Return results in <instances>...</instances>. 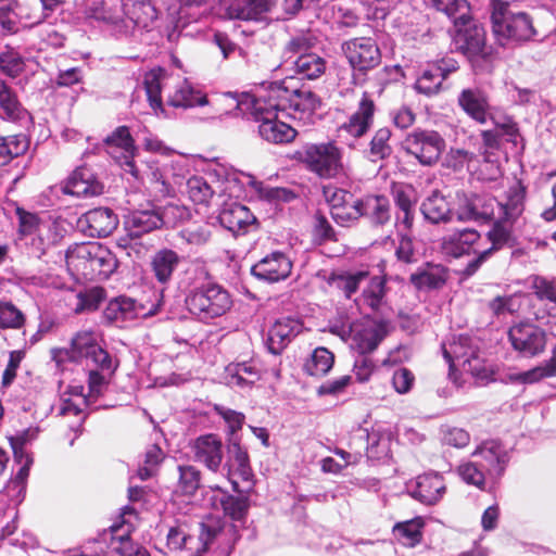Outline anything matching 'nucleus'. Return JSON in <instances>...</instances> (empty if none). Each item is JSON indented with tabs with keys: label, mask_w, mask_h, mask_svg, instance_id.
<instances>
[{
	"label": "nucleus",
	"mask_w": 556,
	"mask_h": 556,
	"mask_svg": "<svg viewBox=\"0 0 556 556\" xmlns=\"http://www.w3.org/2000/svg\"><path fill=\"white\" fill-rule=\"evenodd\" d=\"M274 90L255 96L250 92H226L222 100L229 106L235 116H251L258 125L260 136L269 143L281 144L291 142L296 131L290 125L278 119L282 104L274 94Z\"/></svg>",
	"instance_id": "nucleus-1"
},
{
	"label": "nucleus",
	"mask_w": 556,
	"mask_h": 556,
	"mask_svg": "<svg viewBox=\"0 0 556 556\" xmlns=\"http://www.w3.org/2000/svg\"><path fill=\"white\" fill-rule=\"evenodd\" d=\"M426 3L444 13L453 22L452 38L455 49L463 53L472 66L490 60L492 47L486 45L484 27L471 16L467 0H426Z\"/></svg>",
	"instance_id": "nucleus-2"
},
{
	"label": "nucleus",
	"mask_w": 556,
	"mask_h": 556,
	"mask_svg": "<svg viewBox=\"0 0 556 556\" xmlns=\"http://www.w3.org/2000/svg\"><path fill=\"white\" fill-rule=\"evenodd\" d=\"M173 85L167 94V104L173 108L189 109L208 104L206 94L187 79L168 75L164 68H152L143 77V86L151 109L157 113L163 111L162 91Z\"/></svg>",
	"instance_id": "nucleus-3"
},
{
	"label": "nucleus",
	"mask_w": 556,
	"mask_h": 556,
	"mask_svg": "<svg viewBox=\"0 0 556 556\" xmlns=\"http://www.w3.org/2000/svg\"><path fill=\"white\" fill-rule=\"evenodd\" d=\"M492 31L502 47L529 41L536 35L531 16L516 5L502 0H491Z\"/></svg>",
	"instance_id": "nucleus-4"
},
{
	"label": "nucleus",
	"mask_w": 556,
	"mask_h": 556,
	"mask_svg": "<svg viewBox=\"0 0 556 556\" xmlns=\"http://www.w3.org/2000/svg\"><path fill=\"white\" fill-rule=\"evenodd\" d=\"M186 192L195 204H208L214 197L232 198L240 191L237 173L225 165H212L205 176H191L186 182Z\"/></svg>",
	"instance_id": "nucleus-5"
},
{
	"label": "nucleus",
	"mask_w": 556,
	"mask_h": 556,
	"mask_svg": "<svg viewBox=\"0 0 556 556\" xmlns=\"http://www.w3.org/2000/svg\"><path fill=\"white\" fill-rule=\"evenodd\" d=\"M65 262L68 268L91 279H108L118 266L115 254L98 242L70 247L65 253Z\"/></svg>",
	"instance_id": "nucleus-6"
},
{
	"label": "nucleus",
	"mask_w": 556,
	"mask_h": 556,
	"mask_svg": "<svg viewBox=\"0 0 556 556\" xmlns=\"http://www.w3.org/2000/svg\"><path fill=\"white\" fill-rule=\"evenodd\" d=\"M186 305L190 314L199 320L210 321L226 314L232 305V300L224 287L206 281L189 291Z\"/></svg>",
	"instance_id": "nucleus-7"
},
{
	"label": "nucleus",
	"mask_w": 556,
	"mask_h": 556,
	"mask_svg": "<svg viewBox=\"0 0 556 556\" xmlns=\"http://www.w3.org/2000/svg\"><path fill=\"white\" fill-rule=\"evenodd\" d=\"M296 155L307 169L320 178H334L344 172L343 150L334 141L306 143Z\"/></svg>",
	"instance_id": "nucleus-8"
},
{
	"label": "nucleus",
	"mask_w": 556,
	"mask_h": 556,
	"mask_svg": "<svg viewBox=\"0 0 556 556\" xmlns=\"http://www.w3.org/2000/svg\"><path fill=\"white\" fill-rule=\"evenodd\" d=\"M38 433V428H28L10 439L14 460L20 465V468L14 478L10 479L7 483L2 495L8 496L14 505L20 504L24 500L26 482L30 466L33 465V457L26 451L25 446L37 439Z\"/></svg>",
	"instance_id": "nucleus-9"
},
{
	"label": "nucleus",
	"mask_w": 556,
	"mask_h": 556,
	"mask_svg": "<svg viewBox=\"0 0 556 556\" xmlns=\"http://www.w3.org/2000/svg\"><path fill=\"white\" fill-rule=\"evenodd\" d=\"M124 17L117 15L115 35L131 36L136 28L149 30L159 17V10L151 0H121Z\"/></svg>",
	"instance_id": "nucleus-10"
},
{
	"label": "nucleus",
	"mask_w": 556,
	"mask_h": 556,
	"mask_svg": "<svg viewBox=\"0 0 556 556\" xmlns=\"http://www.w3.org/2000/svg\"><path fill=\"white\" fill-rule=\"evenodd\" d=\"M404 151L422 165L434 164L445 148L442 136L434 130H414L402 142Z\"/></svg>",
	"instance_id": "nucleus-11"
},
{
	"label": "nucleus",
	"mask_w": 556,
	"mask_h": 556,
	"mask_svg": "<svg viewBox=\"0 0 556 556\" xmlns=\"http://www.w3.org/2000/svg\"><path fill=\"white\" fill-rule=\"evenodd\" d=\"M105 151L124 169L136 179L139 178V170L134 162L137 153L135 141L127 126H118L111 135L103 140Z\"/></svg>",
	"instance_id": "nucleus-12"
},
{
	"label": "nucleus",
	"mask_w": 556,
	"mask_h": 556,
	"mask_svg": "<svg viewBox=\"0 0 556 556\" xmlns=\"http://www.w3.org/2000/svg\"><path fill=\"white\" fill-rule=\"evenodd\" d=\"M376 104L366 92L362 94L356 110L338 127V137L341 139H361L374 125Z\"/></svg>",
	"instance_id": "nucleus-13"
},
{
	"label": "nucleus",
	"mask_w": 556,
	"mask_h": 556,
	"mask_svg": "<svg viewBox=\"0 0 556 556\" xmlns=\"http://www.w3.org/2000/svg\"><path fill=\"white\" fill-rule=\"evenodd\" d=\"M342 51L350 65L359 72H367L381 62L379 47L372 38H353L342 43Z\"/></svg>",
	"instance_id": "nucleus-14"
},
{
	"label": "nucleus",
	"mask_w": 556,
	"mask_h": 556,
	"mask_svg": "<svg viewBox=\"0 0 556 556\" xmlns=\"http://www.w3.org/2000/svg\"><path fill=\"white\" fill-rule=\"evenodd\" d=\"M508 338L514 350L527 357L542 353L546 345L545 331L530 323H519L510 327Z\"/></svg>",
	"instance_id": "nucleus-15"
},
{
	"label": "nucleus",
	"mask_w": 556,
	"mask_h": 556,
	"mask_svg": "<svg viewBox=\"0 0 556 556\" xmlns=\"http://www.w3.org/2000/svg\"><path fill=\"white\" fill-rule=\"evenodd\" d=\"M387 327L382 321L368 320L359 326L342 327L340 334L352 337V345L362 355L371 353L387 336Z\"/></svg>",
	"instance_id": "nucleus-16"
},
{
	"label": "nucleus",
	"mask_w": 556,
	"mask_h": 556,
	"mask_svg": "<svg viewBox=\"0 0 556 556\" xmlns=\"http://www.w3.org/2000/svg\"><path fill=\"white\" fill-rule=\"evenodd\" d=\"M220 10L230 20L263 21L276 0H219Z\"/></svg>",
	"instance_id": "nucleus-17"
},
{
	"label": "nucleus",
	"mask_w": 556,
	"mask_h": 556,
	"mask_svg": "<svg viewBox=\"0 0 556 556\" xmlns=\"http://www.w3.org/2000/svg\"><path fill=\"white\" fill-rule=\"evenodd\" d=\"M444 357L450 366H459L464 371L472 376H480L483 370V364L477 349L470 345L468 337L460 336L458 341L450 344L448 349H443Z\"/></svg>",
	"instance_id": "nucleus-18"
},
{
	"label": "nucleus",
	"mask_w": 556,
	"mask_h": 556,
	"mask_svg": "<svg viewBox=\"0 0 556 556\" xmlns=\"http://www.w3.org/2000/svg\"><path fill=\"white\" fill-rule=\"evenodd\" d=\"M472 457L479 458V464L483 466L491 479L500 478L509 462L507 450L496 440L482 442L472 452Z\"/></svg>",
	"instance_id": "nucleus-19"
},
{
	"label": "nucleus",
	"mask_w": 556,
	"mask_h": 556,
	"mask_svg": "<svg viewBox=\"0 0 556 556\" xmlns=\"http://www.w3.org/2000/svg\"><path fill=\"white\" fill-rule=\"evenodd\" d=\"M292 270V262L282 252H273L251 267V274L258 280L274 283L287 279Z\"/></svg>",
	"instance_id": "nucleus-20"
},
{
	"label": "nucleus",
	"mask_w": 556,
	"mask_h": 556,
	"mask_svg": "<svg viewBox=\"0 0 556 556\" xmlns=\"http://www.w3.org/2000/svg\"><path fill=\"white\" fill-rule=\"evenodd\" d=\"M117 225V215L109 207L90 210L78 219V226L89 237H108L116 229Z\"/></svg>",
	"instance_id": "nucleus-21"
},
{
	"label": "nucleus",
	"mask_w": 556,
	"mask_h": 556,
	"mask_svg": "<svg viewBox=\"0 0 556 556\" xmlns=\"http://www.w3.org/2000/svg\"><path fill=\"white\" fill-rule=\"evenodd\" d=\"M224 469L236 490H238L240 481L247 484V489L252 488L254 475L248 453L240 446L239 442H232L229 445V456Z\"/></svg>",
	"instance_id": "nucleus-22"
},
{
	"label": "nucleus",
	"mask_w": 556,
	"mask_h": 556,
	"mask_svg": "<svg viewBox=\"0 0 556 556\" xmlns=\"http://www.w3.org/2000/svg\"><path fill=\"white\" fill-rule=\"evenodd\" d=\"M64 194L77 198L99 195L103 191V185L96 178L92 170L86 166L76 168L61 187Z\"/></svg>",
	"instance_id": "nucleus-23"
},
{
	"label": "nucleus",
	"mask_w": 556,
	"mask_h": 556,
	"mask_svg": "<svg viewBox=\"0 0 556 556\" xmlns=\"http://www.w3.org/2000/svg\"><path fill=\"white\" fill-rule=\"evenodd\" d=\"M409 494L426 505L438 503L445 493L443 477L439 473L418 476L415 482L408 484Z\"/></svg>",
	"instance_id": "nucleus-24"
},
{
	"label": "nucleus",
	"mask_w": 556,
	"mask_h": 556,
	"mask_svg": "<svg viewBox=\"0 0 556 556\" xmlns=\"http://www.w3.org/2000/svg\"><path fill=\"white\" fill-rule=\"evenodd\" d=\"M459 108L473 121L485 124L489 116L490 102L484 90L478 87L463 89L458 97Z\"/></svg>",
	"instance_id": "nucleus-25"
},
{
	"label": "nucleus",
	"mask_w": 556,
	"mask_h": 556,
	"mask_svg": "<svg viewBox=\"0 0 556 556\" xmlns=\"http://www.w3.org/2000/svg\"><path fill=\"white\" fill-rule=\"evenodd\" d=\"M194 458L208 470L217 472L224 458L223 443L215 434L199 437L193 445Z\"/></svg>",
	"instance_id": "nucleus-26"
},
{
	"label": "nucleus",
	"mask_w": 556,
	"mask_h": 556,
	"mask_svg": "<svg viewBox=\"0 0 556 556\" xmlns=\"http://www.w3.org/2000/svg\"><path fill=\"white\" fill-rule=\"evenodd\" d=\"M103 316L108 323L124 327L125 323L146 316V313L144 307L134 299L118 296L108 303Z\"/></svg>",
	"instance_id": "nucleus-27"
},
{
	"label": "nucleus",
	"mask_w": 556,
	"mask_h": 556,
	"mask_svg": "<svg viewBox=\"0 0 556 556\" xmlns=\"http://www.w3.org/2000/svg\"><path fill=\"white\" fill-rule=\"evenodd\" d=\"M302 331L300 320L291 317L278 319L269 329L267 348L270 353L278 355Z\"/></svg>",
	"instance_id": "nucleus-28"
},
{
	"label": "nucleus",
	"mask_w": 556,
	"mask_h": 556,
	"mask_svg": "<svg viewBox=\"0 0 556 556\" xmlns=\"http://www.w3.org/2000/svg\"><path fill=\"white\" fill-rule=\"evenodd\" d=\"M218 219L223 227L233 233L244 232L256 223L253 213L245 205L235 201L223 204Z\"/></svg>",
	"instance_id": "nucleus-29"
},
{
	"label": "nucleus",
	"mask_w": 556,
	"mask_h": 556,
	"mask_svg": "<svg viewBox=\"0 0 556 556\" xmlns=\"http://www.w3.org/2000/svg\"><path fill=\"white\" fill-rule=\"evenodd\" d=\"M0 118L12 123L29 119V114L18 100L15 90L3 79H0Z\"/></svg>",
	"instance_id": "nucleus-30"
},
{
	"label": "nucleus",
	"mask_w": 556,
	"mask_h": 556,
	"mask_svg": "<svg viewBox=\"0 0 556 556\" xmlns=\"http://www.w3.org/2000/svg\"><path fill=\"white\" fill-rule=\"evenodd\" d=\"M394 202L396 206L395 227L397 233L409 235L415 218V201L413 200V190L408 188H397L394 191Z\"/></svg>",
	"instance_id": "nucleus-31"
},
{
	"label": "nucleus",
	"mask_w": 556,
	"mask_h": 556,
	"mask_svg": "<svg viewBox=\"0 0 556 556\" xmlns=\"http://www.w3.org/2000/svg\"><path fill=\"white\" fill-rule=\"evenodd\" d=\"M124 224L131 238H140L142 235L162 227L159 210L155 208L134 211L126 216Z\"/></svg>",
	"instance_id": "nucleus-32"
},
{
	"label": "nucleus",
	"mask_w": 556,
	"mask_h": 556,
	"mask_svg": "<svg viewBox=\"0 0 556 556\" xmlns=\"http://www.w3.org/2000/svg\"><path fill=\"white\" fill-rule=\"evenodd\" d=\"M480 235L475 229H463L453 232L444 241L445 251L454 257L477 253L479 249Z\"/></svg>",
	"instance_id": "nucleus-33"
},
{
	"label": "nucleus",
	"mask_w": 556,
	"mask_h": 556,
	"mask_svg": "<svg viewBox=\"0 0 556 556\" xmlns=\"http://www.w3.org/2000/svg\"><path fill=\"white\" fill-rule=\"evenodd\" d=\"M16 215L20 223V232L22 235H33L35 232L42 233L43 230L52 232L49 237L51 243H56L62 238V229L56 222H46L39 218L37 214L27 212L21 207L16 208Z\"/></svg>",
	"instance_id": "nucleus-34"
},
{
	"label": "nucleus",
	"mask_w": 556,
	"mask_h": 556,
	"mask_svg": "<svg viewBox=\"0 0 556 556\" xmlns=\"http://www.w3.org/2000/svg\"><path fill=\"white\" fill-rule=\"evenodd\" d=\"M361 217H365L374 226H383L390 218V202L384 195H366L359 199Z\"/></svg>",
	"instance_id": "nucleus-35"
},
{
	"label": "nucleus",
	"mask_w": 556,
	"mask_h": 556,
	"mask_svg": "<svg viewBox=\"0 0 556 556\" xmlns=\"http://www.w3.org/2000/svg\"><path fill=\"white\" fill-rule=\"evenodd\" d=\"M420 212L431 224L447 223L453 218V212L445 197L439 191H432L421 203Z\"/></svg>",
	"instance_id": "nucleus-36"
},
{
	"label": "nucleus",
	"mask_w": 556,
	"mask_h": 556,
	"mask_svg": "<svg viewBox=\"0 0 556 556\" xmlns=\"http://www.w3.org/2000/svg\"><path fill=\"white\" fill-rule=\"evenodd\" d=\"M447 271L444 266L427 263L410 275V282L419 290L439 289L445 285Z\"/></svg>",
	"instance_id": "nucleus-37"
},
{
	"label": "nucleus",
	"mask_w": 556,
	"mask_h": 556,
	"mask_svg": "<svg viewBox=\"0 0 556 556\" xmlns=\"http://www.w3.org/2000/svg\"><path fill=\"white\" fill-rule=\"evenodd\" d=\"M180 263L179 254L170 249H161L152 256L151 267L160 283H168Z\"/></svg>",
	"instance_id": "nucleus-38"
},
{
	"label": "nucleus",
	"mask_w": 556,
	"mask_h": 556,
	"mask_svg": "<svg viewBox=\"0 0 556 556\" xmlns=\"http://www.w3.org/2000/svg\"><path fill=\"white\" fill-rule=\"evenodd\" d=\"M294 73L300 79H317L326 71L327 62L324 58L316 53L298 55L294 60L289 61Z\"/></svg>",
	"instance_id": "nucleus-39"
},
{
	"label": "nucleus",
	"mask_w": 556,
	"mask_h": 556,
	"mask_svg": "<svg viewBox=\"0 0 556 556\" xmlns=\"http://www.w3.org/2000/svg\"><path fill=\"white\" fill-rule=\"evenodd\" d=\"M391 137L389 127L378 128L371 136L367 149L364 150L365 156L374 163L389 159L393 153Z\"/></svg>",
	"instance_id": "nucleus-40"
},
{
	"label": "nucleus",
	"mask_w": 556,
	"mask_h": 556,
	"mask_svg": "<svg viewBox=\"0 0 556 556\" xmlns=\"http://www.w3.org/2000/svg\"><path fill=\"white\" fill-rule=\"evenodd\" d=\"M493 202L492 198L479 195L466 199L464 205L456 213L457 219L465 222L490 218L493 214Z\"/></svg>",
	"instance_id": "nucleus-41"
},
{
	"label": "nucleus",
	"mask_w": 556,
	"mask_h": 556,
	"mask_svg": "<svg viewBox=\"0 0 556 556\" xmlns=\"http://www.w3.org/2000/svg\"><path fill=\"white\" fill-rule=\"evenodd\" d=\"M226 370L228 384L240 388L252 387L261 378L258 368L251 362L229 364Z\"/></svg>",
	"instance_id": "nucleus-42"
},
{
	"label": "nucleus",
	"mask_w": 556,
	"mask_h": 556,
	"mask_svg": "<svg viewBox=\"0 0 556 556\" xmlns=\"http://www.w3.org/2000/svg\"><path fill=\"white\" fill-rule=\"evenodd\" d=\"M178 480L175 492L185 496H192L201 488V471L192 465H178Z\"/></svg>",
	"instance_id": "nucleus-43"
},
{
	"label": "nucleus",
	"mask_w": 556,
	"mask_h": 556,
	"mask_svg": "<svg viewBox=\"0 0 556 556\" xmlns=\"http://www.w3.org/2000/svg\"><path fill=\"white\" fill-rule=\"evenodd\" d=\"M334 363V355L328 349L316 348L304 363V371L314 377H323L329 372Z\"/></svg>",
	"instance_id": "nucleus-44"
},
{
	"label": "nucleus",
	"mask_w": 556,
	"mask_h": 556,
	"mask_svg": "<svg viewBox=\"0 0 556 556\" xmlns=\"http://www.w3.org/2000/svg\"><path fill=\"white\" fill-rule=\"evenodd\" d=\"M317 43V37L311 31L300 33L290 38L283 50L285 65L298 55L311 54L309 50Z\"/></svg>",
	"instance_id": "nucleus-45"
},
{
	"label": "nucleus",
	"mask_w": 556,
	"mask_h": 556,
	"mask_svg": "<svg viewBox=\"0 0 556 556\" xmlns=\"http://www.w3.org/2000/svg\"><path fill=\"white\" fill-rule=\"evenodd\" d=\"M386 278L375 276L364 289L361 296V304L368 306L374 312H377L386 305Z\"/></svg>",
	"instance_id": "nucleus-46"
},
{
	"label": "nucleus",
	"mask_w": 556,
	"mask_h": 556,
	"mask_svg": "<svg viewBox=\"0 0 556 556\" xmlns=\"http://www.w3.org/2000/svg\"><path fill=\"white\" fill-rule=\"evenodd\" d=\"M321 104L319 97L309 89H294L289 98V105L303 115H312Z\"/></svg>",
	"instance_id": "nucleus-47"
},
{
	"label": "nucleus",
	"mask_w": 556,
	"mask_h": 556,
	"mask_svg": "<svg viewBox=\"0 0 556 556\" xmlns=\"http://www.w3.org/2000/svg\"><path fill=\"white\" fill-rule=\"evenodd\" d=\"M194 536L190 532V525L186 519H177L173 526L169 527L166 542L172 551H180L184 548H191L194 542Z\"/></svg>",
	"instance_id": "nucleus-48"
},
{
	"label": "nucleus",
	"mask_w": 556,
	"mask_h": 556,
	"mask_svg": "<svg viewBox=\"0 0 556 556\" xmlns=\"http://www.w3.org/2000/svg\"><path fill=\"white\" fill-rule=\"evenodd\" d=\"M534 289V293L539 300H546L552 304L548 308L546 319L544 315H536V318L542 320L544 325H556V280L548 281L540 279L535 282Z\"/></svg>",
	"instance_id": "nucleus-49"
},
{
	"label": "nucleus",
	"mask_w": 556,
	"mask_h": 556,
	"mask_svg": "<svg viewBox=\"0 0 556 556\" xmlns=\"http://www.w3.org/2000/svg\"><path fill=\"white\" fill-rule=\"evenodd\" d=\"M99 346L96 332L91 330L78 331L72 339L71 358L74 361L87 358Z\"/></svg>",
	"instance_id": "nucleus-50"
},
{
	"label": "nucleus",
	"mask_w": 556,
	"mask_h": 556,
	"mask_svg": "<svg viewBox=\"0 0 556 556\" xmlns=\"http://www.w3.org/2000/svg\"><path fill=\"white\" fill-rule=\"evenodd\" d=\"M28 147L29 142L25 135L0 137V166L24 154Z\"/></svg>",
	"instance_id": "nucleus-51"
},
{
	"label": "nucleus",
	"mask_w": 556,
	"mask_h": 556,
	"mask_svg": "<svg viewBox=\"0 0 556 556\" xmlns=\"http://www.w3.org/2000/svg\"><path fill=\"white\" fill-rule=\"evenodd\" d=\"M443 81L440 72L432 64H429L417 78L415 88L419 93L433 96L441 90Z\"/></svg>",
	"instance_id": "nucleus-52"
},
{
	"label": "nucleus",
	"mask_w": 556,
	"mask_h": 556,
	"mask_svg": "<svg viewBox=\"0 0 556 556\" xmlns=\"http://www.w3.org/2000/svg\"><path fill=\"white\" fill-rule=\"evenodd\" d=\"M421 526L422 523L419 519H412L396 523L393 532L404 545L414 546L421 539Z\"/></svg>",
	"instance_id": "nucleus-53"
},
{
	"label": "nucleus",
	"mask_w": 556,
	"mask_h": 556,
	"mask_svg": "<svg viewBox=\"0 0 556 556\" xmlns=\"http://www.w3.org/2000/svg\"><path fill=\"white\" fill-rule=\"evenodd\" d=\"M457 472L463 481L479 489L484 486L485 478L489 477L478 459L462 463L457 468Z\"/></svg>",
	"instance_id": "nucleus-54"
},
{
	"label": "nucleus",
	"mask_w": 556,
	"mask_h": 556,
	"mask_svg": "<svg viewBox=\"0 0 556 556\" xmlns=\"http://www.w3.org/2000/svg\"><path fill=\"white\" fill-rule=\"evenodd\" d=\"M25 68L24 58L13 48L7 47L0 53V70L11 78L17 77Z\"/></svg>",
	"instance_id": "nucleus-55"
},
{
	"label": "nucleus",
	"mask_w": 556,
	"mask_h": 556,
	"mask_svg": "<svg viewBox=\"0 0 556 556\" xmlns=\"http://www.w3.org/2000/svg\"><path fill=\"white\" fill-rule=\"evenodd\" d=\"M211 227L208 224H191L179 231V237L188 244L201 247L211 239Z\"/></svg>",
	"instance_id": "nucleus-56"
},
{
	"label": "nucleus",
	"mask_w": 556,
	"mask_h": 556,
	"mask_svg": "<svg viewBox=\"0 0 556 556\" xmlns=\"http://www.w3.org/2000/svg\"><path fill=\"white\" fill-rule=\"evenodd\" d=\"M24 324L25 316L14 304L0 301V329H21Z\"/></svg>",
	"instance_id": "nucleus-57"
},
{
	"label": "nucleus",
	"mask_w": 556,
	"mask_h": 556,
	"mask_svg": "<svg viewBox=\"0 0 556 556\" xmlns=\"http://www.w3.org/2000/svg\"><path fill=\"white\" fill-rule=\"evenodd\" d=\"M163 459L164 453L161 447L156 444L150 445L144 453L143 465L138 469L139 478L141 480L151 478Z\"/></svg>",
	"instance_id": "nucleus-58"
},
{
	"label": "nucleus",
	"mask_w": 556,
	"mask_h": 556,
	"mask_svg": "<svg viewBox=\"0 0 556 556\" xmlns=\"http://www.w3.org/2000/svg\"><path fill=\"white\" fill-rule=\"evenodd\" d=\"M498 205L503 215L501 219L511 225L523 212V195L520 192L514 191L513 193H509L506 202L498 203Z\"/></svg>",
	"instance_id": "nucleus-59"
},
{
	"label": "nucleus",
	"mask_w": 556,
	"mask_h": 556,
	"mask_svg": "<svg viewBox=\"0 0 556 556\" xmlns=\"http://www.w3.org/2000/svg\"><path fill=\"white\" fill-rule=\"evenodd\" d=\"M359 199L353 198L349 201V204L342 205L340 208L334 210V212H331V217L338 224L342 227H350L354 225L358 218L361 217V211H359Z\"/></svg>",
	"instance_id": "nucleus-60"
},
{
	"label": "nucleus",
	"mask_w": 556,
	"mask_h": 556,
	"mask_svg": "<svg viewBox=\"0 0 556 556\" xmlns=\"http://www.w3.org/2000/svg\"><path fill=\"white\" fill-rule=\"evenodd\" d=\"M254 188L261 199L271 203L290 202L295 198V194L287 188L270 187L263 182H255Z\"/></svg>",
	"instance_id": "nucleus-61"
},
{
	"label": "nucleus",
	"mask_w": 556,
	"mask_h": 556,
	"mask_svg": "<svg viewBox=\"0 0 556 556\" xmlns=\"http://www.w3.org/2000/svg\"><path fill=\"white\" fill-rule=\"evenodd\" d=\"M85 14L88 18L106 23L115 34V22H117V15L105 10L102 0H86Z\"/></svg>",
	"instance_id": "nucleus-62"
},
{
	"label": "nucleus",
	"mask_w": 556,
	"mask_h": 556,
	"mask_svg": "<svg viewBox=\"0 0 556 556\" xmlns=\"http://www.w3.org/2000/svg\"><path fill=\"white\" fill-rule=\"evenodd\" d=\"M14 1L0 3V26L4 35H12L18 30V15L15 12Z\"/></svg>",
	"instance_id": "nucleus-63"
},
{
	"label": "nucleus",
	"mask_w": 556,
	"mask_h": 556,
	"mask_svg": "<svg viewBox=\"0 0 556 556\" xmlns=\"http://www.w3.org/2000/svg\"><path fill=\"white\" fill-rule=\"evenodd\" d=\"M159 217L162 220V226L175 227L189 217V210L184 205L169 203L159 210Z\"/></svg>",
	"instance_id": "nucleus-64"
}]
</instances>
